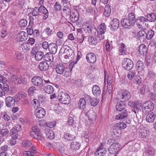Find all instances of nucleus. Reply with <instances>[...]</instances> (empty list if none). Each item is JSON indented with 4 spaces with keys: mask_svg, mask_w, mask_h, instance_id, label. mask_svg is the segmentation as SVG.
<instances>
[{
    "mask_svg": "<svg viewBox=\"0 0 156 156\" xmlns=\"http://www.w3.org/2000/svg\"><path fill=\"white\" fill-rule=\"evenodd\" d=\"M49 65L48 63L45 61L40 62L38 65V67L40 70L42 71H45L48 69Z\"/></svg>",
    "mask_w": 156,
    "mask_h": 156,
    "instance_id": "21",
    "label": "nucleus"
},
{
    "mask_svg": "<svg viewBox=\"0 0 156 156\" xmlns=\"http://www.w3.org/2000/svg\"><path fill=\"white\" fill-rule=\"evenodd\" d=\"M155 118V115L152 112L150 114H148L146 117V120L147 122H150L154 121Z\"/></svg>",
    "mask_w": 156,
    "mask_h": 156,
    "instance_id": "31",
    "label": "nucleus"
},
{
    "mask_svg": "<svg viewBox=\"0 0 156 156\" xmlns=\"http://www.w3.org/2000/svg\"><path fill=\"white\" fill-rule=\"evenodd\" d=\"M111 10L110 5L107 4L105 6L104 14L106 17H108L110 14Z\"/></svg>",
    "mask_w": 156,
    "mask_h": 156,
    "instance_id": "44",
    "label": "nucleus"
},
{
    "mask_svg": "<svg viewBox=\"0 0 156 156\" xmlns=\"http://www.w3.org/2000/svg\"><path fill=\"white\" fill-rule=\"evenodd\" d=\"M136 71L135 70H131L128 72L127 73V77L129 80H132L135 76L136 74Z\"/></svg>",
    "mask_w": 156,
    "mask_h": 156,
    "instance_id": "48",
    "label": "nucleus"
},
{
    "mask_svg": "<svg viewBox=\"0 0 156 156\" xmlns=\"http://www.w3.org/2000/svg\"><path fill=\"white\" fill-rule=\"evenodd\" d=\"M28 34L24 31H21L19 33L17 36L18 39H27L28 38Z\"/></svg>",
    "mask_w": 156,
    "mask_h": 156,
    "instance_id": "39",
    "label": "nucleus"
},
{
    "mask_svg": "<svg viewBox=\"0 0 156 156\" xmlns=\"http://www.w3.org/2000/svg\"><path fill=\"white\" fill-rule=\"evenodd\" d=\"M138 50L139 53L143 55H145L147 52V49L144 44L140 45L138 47Z\"/></svg>",
    "mask_w": 156,
    "mask_h": 156,
    "instance_id": "26",
    "label": "nucleus"
},
{
    "mask_svg": "<svg viewBox=\"0 0 156 156\" xmlns=\"http://www.w3.org/2000/svg\"><path fill=\"white\" fill-rule=\"evenodd\" d=\"M128 115V112L126 110H125L121 112L115 116V118L116 119H122L126 118Z\"/></svg>",
    "mask_w": 156,
    "mask_h": 156,
    "instance_id": "27",
    "label": "nucleus"
},
{
    "mask_svg": "<svg viewBox=\"0 0 156 156\" xmlns=\"http://www.w3.org/2000/svg\"><path fill=\"white\" fill-rule=\"evenodd\" d=\"M63 11L67 15H70L71 11L69 8L68 6H66L64 7L63 9Z\"/></svg>",
    "mask_w": 156,
    "mask_h": 156,
    "instance_id": "60",
    "label": "nucleus"
},
{
    "mask_svg": "<svg viewBox=\"0 0 156 156\" xmlns=\"http://www.w3.org/2000/svg\"><path fill=\"white\" fill-rule=\"evenodd\" d=\"M75 136L74 135L69 133H65L63 138L66 140L68 141L73 140L75 139Z\"/></svg>",
    "mask_w": 156,
    "mask_h": 156,
    "instance_id": "32",
    "label": "nucleus"
},
{
    "mask_svg": "<svg viewBox=\"0 0 156 156\" xmlns=\"http://www.w3.org/2000/svg\"><path fill=\"white\" fill-rule=\"evenodd\" d=\"M86 59L88 63H94L97 59L96 55L92 52H90L87 54Z\"/></svg>",
    "mask_w": 156,
    "mask_h": 156,
    "instance_id": "13",
    "label": "nucleus"
},
{
    "mask_svg": "<svg viewBox=\"0 0 156 156\" xmlns=\"http://www.w3.org/2000/svg\"><path fill=\"white\" fill-rule=\"evenodd\" d=\"M59 57L65 64L69 63L74 58V54L72 49L67 46L62 47L59 52Z\"/></svg>",
    "mask_w": 156,
    "mask_h": 156,
    "instance_id": "1",
    "label": "nucleus"
},
{
    "mask_svg": "<svg viewBox=\"0 0 156 156\" xmlns=\"http://www.w3.org/2000/svg\"><path fill=\"white\" fill-rule=\"evenodd\" d=\"M128 19L131 23L134 24L136 22V19L134 14L133 13L131 12L129 13L128 16Z\"/></svg>",
    "mask_w": 156,
    "mask_h": 156,
    "instance_id": "49",
    "label": "nucleus"
},
{
    "mask_svg": "<svg viewBox=\"0 0 156 156\" xmlns=\"http://www.w3.org/2000/svg\"><path fill=\"white\" fill-rule=\"evenodd\" d=\"M21 48L23 52H27L30 50V46L28 43L24 42L21 45Z\"/></svg>",
    "mask_w": 156,
    "mask_h": 156,
    "instance_id": "41",
    "label": "nucleus"
},
{
    "mask_svg": "<svg viewBox=\"0 0 156 156\" xmlns=\"http://www.w3.org/2000/svg\"><path fill=\"white\" fill-rule=\"evenodd\" d=\"M120 147V145L119 143H113L108 148V151L111 154H115L118 152Z\"/></svg>",
    "mask_w": 156,
    "mask_h": 156,
    "instance_id": "10",
    "label": "nucleus"
},
{
    "mask_svg": "<svg viewBox=\"0 0 156 156\" xmlns=\"http://www.w3.org/2000/svg\"><path fill=\"white\" fill-rule=\"evenodd\" d=\"M46 136L47 138L50 139H52L55 137V135L53 131L49 129H45Z\"/></svg>",
    "mask_w": 156,
    "mask_h": 156,
    "instance_id": "30",
    "label": "nucleus"
},
{
    "mask_svg": "<svg viewBox=\"0 0 156 156\" xmlns=\"http://www.w3.org/2000/svg\"><path fill=\"white\" fill-rule=\"evenodd\" d=\"M104 146L102 144L98 148L96 152L95 153V156H104L106 152V148H104Z\"/></svg>",
    "mask_w": 156,
    "mask_h": 156,
    "instance_id": "15",
    "label": "nucleus"
},
{
    "mask_svg": "<svg viewBox=\"0 0 156 156\" xmlns=\"http://www.w3.org/2000/svg\"><path fill=\"white\" fill-rule=\"evenodd\" d=\"M10 134L11 135L12 137H15V138H18V131L15 130L14 129H12L10 131Z\"/></svg>",
    "mask_w": 156,
    "mask_h": 156,
    "instance_id": "51",
    "label": "nucleus"
},
{
    "mask_svg": "<svg viewBox=\"0 0 156 156\" xmlns=\"http://www.w3.org/2000/svg\"><path fill=\"white\" fill-rule=\"evenodd\" d=\"M36 116L38 118H43L45 115V111L43 108L40 107L37 108L35 111Z\"/></svg>",
    "mask_w": 156,
    "mask_h": 156,
    "instance_id": "11",
    "label": "nucleus"
},
{
    "mask_svg": "<svg viewBox=\"0 0 156 156\" xmlns=\"http://www.w3.org/2000/svg\"><path fill=\"white\" fill-rule=\"evenodd\" d=\"M107 73L105 71L104 82L106 84L107 82L108 85H111L113 81V78L111 76L107 75Z\"/></svg>",
    "mask_w": 156,
    "mask_h": 156,
    "instance_id": "23",
    "label": "nucleus"
},
{
    "mask_svg": "<svg viewBox=\"0 0 156 156\" xmlns=\"http://www.w3.org/2000/svg\"><path fill=\"white\" fill-rule=\"evenodd\" d=\"M89 99L91 105L93 106L96 105L99 102L98 100L96 98H89Z\"/></svg>",
    "mask_w": 156,
    "mask_h": 156,
    "instance_id": "50",
    "label": "nucleus"
},
{
    "mask_svg": "<svg viewBox=\"0 0 156 156\" xmlns=\"http://www.w3.org/2000/svg\"><path fill=\"white\" fill-rule=\"evenodd\" d=\"M135 113L136 114H139L142 112V110L143 111V105L140 102H137L135 103L134 105Z\"/></svg>",
    "mask_w": 156,
    "mask_h": 156,
    "instance_id": "19",
    "label": "nucleus"
},
{
    "mask_svg": "<svg viewBox=\"0 0 156 156\" xmlns=\"http://www.w3.org/2000/svg\"><path fill=\"white\" fill-rule=\"evenodd\" d=\"M36 90L35 87L34 86H31L29 88L28 90V93L29 94L31 95L34 93L35 90Z\"/></svg>",
    "mask_w": 156,
    "mask_h": 156,
    "instance_id": "54",
    "label": "nucleus"
},
{
    "mask_svg": "<svg viewBox=\"0 0 156 156\" xmlns=\"http://www.w3.org/2000/svg\"><path fill=\"white\" fill-rule=\"evenodd\" d=\"M125 105L123 104V102L122 101L118 102L117 103L116 106V108L117 111H121L125 108Z\"/></svg>",
    "mask_w": 156,
    "mask_h": 156,
    "instance_id": "45",
    "label": "nucleus"
},
{
    "mask_svg": "<svg viewBox=\"0 0 156 156\" xmlns=\"http://www.w3.org/2000/svg\"><path fill=\"white\" fill-rule=\"evenodd\" d=\"M2 91L4 92V94L2 95L3 97V96H5L6 93H7L9 92L11 93L12 90L10 89L9 87L8 84L5 83L3 84V86H2Z\"/></svg>",
    "mask_w": 156,
    "mask_h": 156,
    "instance_id": "24",
    "label": "nucleus"
},
{
    "mask_svg": "<svg viewBox=\"0 0 156 156\" xmlns=\"http://www.w3.org/2000/svg\"><path fill=\"white\" fill-rule=\"evenodd\" d=\"M145 17L147 19V20H148L150 22H154L156 19V16L154 13L147 15Z\"/></svg>",
    "mask_w": 156,
    "mask_h": 156,
    "instance_id": "36",
    "label": "nucleus"
},
{
    "mask_svg": "<svg viewBox=\"0 0 156 156\" xmlns=\"http://www.w3.org/2000/svg\"><path fill=\"white\" fill-rule=\"evenodd\" d=\"M147 76L152 81L156 80V75L152 70H150L148 71Z\"/></svg>",
    "mask_w": 156,
    "mask_h": 156,
    "instance_id": "34",
    "label": "nucleus"
},
{
    "mask_svg": "<svg viewBox=\"0 0 156 156\" xmlns=\"http://www.w3.org/2000/svg\"><path fill=\"white\" fill-rule=\"evenodd\" d=\"M49 50L50 53L52 54H55L57 51V46L54 43L49 44Z\"/></svg>",
    "mask_w": 156,
    "mask_h": 156,
    "instance_id": "29",
    "label": "nucleus"
},
{
    "mask_svg": "<svg viewBox=\"0 0 156 156\" xmlns=\"http://www.w3.org/2000/svg\"><path fill=\"white\" fill-rule=\"evenodd\" d=\"M32 15L34 16H36L38 15L39 13V10L38 8L36 7L32 9Z\"/></svg>",
    "mask_w": 156,
    "mask_h": 156,
    "instance_id": "56",
    "label": "nucleus"
},
{
    "mask_svg": "<svg viewBox=\"0 0 156 156\" xmlns=\"http://www.w3.org/2000/svg\"><path fill=\"white\" fill-rule=\"evenodd\" d=\"M122 65L124 69L128 70H131L133 66L132 61L130 59L127 58H125L123 59Z\"/></svg>",
    "mask_w": 156,
    "mask_h": 156,
    "instance_id": "7",
    "label": "nucleus"
},
{
    "mask_svg": "<svg viewBox=\"0 0 156 156\" xmlns=\"http://www.w3.org/2000/svg\"><path fill=\"white\" fill-rule=\"evenodd\" d=\"M58 98L60 102L64 104H68L70 102V97L66 92H59Z\"/></svg>",
    "mask_w": 156,
    "mask_h": 156,
    "instance_id": "5",
    "label": "nucleus"
},
{
    "mask_svg": "<svg viewBox=\"0 0 156 156\" xmlns=\"http://www.w3.org/2000/svg\"><path fill=\"white\" fill-rule=\"evenodd\" d=\"M86 102L85 99L81 98L80 99L78 103V107L80 109H84L85 108Z\"/></svg>",
    "mask_w": 156,
    "mask_h": 156,
    "instance_id": "33",
    "label": "nucleus"
},
{
    "mask_svg": "<svg viewBox=\"0 0 156 156\" xmlns=\"http://www.w3.org/2000/svg\"><path fill=\"white\" fill-rule=\"evenodd\" d=\"M39 12L41 13H42L45 14L44 16V19H46L48 17V12L47 9L43 5H41L38 8Z\"/></svg>",
    "mask_w": 156,
    "mask_h": 156,
    "instance_id": "28",
    "label": "nucleus"
},
{
    "mask_svg": "<svg viewBox=\"0 0 156 156\" xmlns=\"http://www.w3.org/2000/svg\"><path fill=\"white\" fill-rule=\"evenodd\" d=\"M12 138L10 140V143L11 145H14L16 143V139L18 138H15V137H12Z\"/></svg>",
    "mask_w": 156,
    "mask_h": 156,
    "instance_id": "61",
    "label": "nucleus"
},
{
    "mask_svg": "<svg viewBox=\"0 0 156 156\" xmlns=\"http://www.w3.org/2000/svg\"><path fill=\"white\" fill-rule=\"evenodd\" d=\"M22 145L23 147L28 148H31L33 147L32 143L29 140L23 141L22 143Z\"/></svg>",
    "mask_w": 156,
    "mask_h": 156,
    "instance_id": "46",
    "label": "nucleus"
},
{
    "mask_svg": "<svg viewBox=\"0 0 156 156\" xmlns=\"http://www.w3.org/2000/svg\"><path fill=\"white\" fill-rule=\"evenodd\" d=\"M80 146V144L78 142L76 141H72L70 145V149L72 150H78Z\"/></svg>",
    "mask_w": 156,
    "mask_h": 156,
    "instance_id": "25",
    "label": "nucleus"
},
{
    "mask_svg": "<svg viewBox=\"0 0 156 156\" xmlns=\"http://www.w3.org/2000/svg\"><path fill=\"white\" fill-rule=\"evenodd\" d=\"M126 124L124 122H119L116 124L115 126V129H124L126 127Z\"/></svg>",
    "mask_w": 156,
    "mask_h": 156,
    "instance_id": "42",
    "label": "nucleus"
},
{
    "mask_svg": "<svg viewBox=\"0 0 156 156\" xmlns=\"http://www.w3.org/2000/svg\"><path fill=\"white\" fill-rule=\"evenodd\" d=\"M85 114L90 120H95L96 119V113L92 110L88 111Z\"/></svg>",
    "mask_w": 156,
    "mask_h": 156,
    "instance_id": "22",
    "label": "nucleus"
},
{
    "mask_svg": "<svg viewBox=\"0 0 156 156\" xmlns=\"http://www.w3.org/2000/svg\"><path fill=\"white\" fill-rule=\"evenodd\" d=\"M84 31L86 33H90L91 32L92 29L90 25L87 23H84L83 26Z\"/></svg>",
    "mask_w": 156,
    "mask_h": 156,
    "instance_id": "35",
    "label": "nucleus"
},
{
    "mask_svg": "<svg viewBox=\"0 0 156 156\" xmlns=\"http://www.w3.org/2000/svg\"><path fill=\"white\" fill-rule=\"evenodd\" d=\"M75 64V61H73L70 63L69 65V68L68 69L71 73L73 68Z\"/></svg>",
    "mask_w": 156,
    "mask_h": 156,
    "instance_id": "62",
    "label": "nucleus"
},
{
    "mask_svg": "<svg viewBox=\"0 0 156 156\" xmlns=\"http://www.w3.org/2000/svg\"><path fill=\"white\" fill-rule=\"evenodd\" d=\"M44 53L43 52L37 51L35 56V58L36 60L40 61L43 58H44Z\"/></svg>",
    "mask_w": 156,
    "mask_h": 156,
    "instance_id": "40",
    "label": "nucleus"
},
{
    "mask_svg": "<svg viewBox=\"0 0 156 156\" xmlns=\"http://www.w3.org/2000/svg\"><path fill=\"white\" fill-rule=\"evenodd\" d=\"M21 126L22 125L21 124H17L12 128L13 129H14L15 130H17V131L19 132L21 131L22 130Z\"/></svg>",
    "mask_w": 156,
    "mask_h": 156,
    "instance_id": "59",
    "label": "nucleus"
},
{
    "mask_svg": "<svg viewBox=\"0 0 156 156\" xmlns=\"http://www.w3.org/2000/svg\"><path fill=\"white\" fill-rule=\"evenodd\" d=\"M31 81L33 84L35 86L41 87L44 86L43 80L39 76L33 77L31 79Z\"/></svg>",
    "mask_w": 156,
    "mask_h": 156,
    "instance_id": "9",
    "label": "nucleus"
},
{
    "mask_svg": "<svg viewBox=\"0 0 156 156\" xmlns=\"http://www.w3.org/2000/svg\"><path fill=\"white\" fill-rule=\"evenodd\" d=\"M9 131L7 129H2L1 132V135L3 136H6L8 134Z\"/></svg>",
    "mask_w": 156,
    "mask_h": 156,
    "instance_id": "58",
    "label": "nucleus"
},
{
    "mask_svg": "<svg viewBox=\"0 0 156 156\" xmlns=\"http://www.w3.org/2000/svg\"><path fill=\"white\" fill-rule=\"evenodd\" d=\"M136 65L138 73H144V72L145 66L142 61L138 60L136 62Z\"/></svg>",
    "mask_w": 156,
    "mask_h": 156,
    "instance_id": "18",
    "label": "nucleus"
},
{
    "mask_svg": "<svg viewBox=\"0 0 156 156\" xmlns=\"http://www.w3.org/2000/svg\"><path fill=\"white\" fill-rule=\"evenodd\" d=\"M16 56L17 58L20 60H21L24 58L23 55L19 52L16 53Z\"/></svg>",
    "mask_w": 156,
    "mask_h": 156,
    "instance_id": "64",
    "label": "nucleus"
},
{
    "mask_svg": "<svg viewBox=\"0 0 156 156\" xmlns=\"http://www.w3.org/2000/svg\"><path fill=\"white\" fill-rule=\"evenodd\" d=\"M106 27L104 23H101L97 29L98 38L100 39H103L105 38L104 34L106 32Z\"/></svg>",
    "mask_w": 156,
    "mask_h": 156,
    "instance_id": "8",
    "label": "nucleus"
},
{
    "mask_svg": "<svg viewBox=\"0 0 156 156\" xmlns=\"http://www.w3.org/2000/svg\"><path fill=\"white\" fill-rule=\"evenodd\" d=\"M92 93L94 95L98 96L101 94V90L100 87L98 85H95L92 88Z\"/></svg>",
    "mask_w": 156,
    "mask_h": 156,
    "instance_id": "20",
    "label": "nucleus"
},
{
    "mask_svg": "<svg viewBox=\"0 0 156 156\" xmlns=\"http://www.w3.org/2000/svg\"><path fill=\"white\" fill-rule=\"evenodd\" d=\"M44 91L48 94H52L54 91L53 87L50 85H48L45 86L44 89Z\"/></svg>",
    "mask_w": 156,
    "mask_h": 156,
    "instance_id": "43",
    "label": "nucleus"
},
{
    "mask_svg": "<svg viewBox=\"0 0 156 156\" xmlns=\"http://www.w3.org/2000/svg\"><path fill=\"white\" fill-rule=\"evenodd\" d=\"M10 80L12 83L14 84L20 83L19 77L16 75H13L11 76Z\"/></svg>",
    "mask_w": 156,
    "mask_h": 156,
    "instance_id": "47",
    "label": "nucleus"
},
{
    "mask_svg": "<svg viewBox=\"0 0 156 156\" xmlns=\"http://www.w3.org/2000/svg\"><path fill=\"white\" fill-rule=\"evenodd\" d=\"M74 124L73 118L71 117H69L68 119L66 124L67 125L73 126Z\"/></svg>",
    "mask_w": 156,
    "mask_h": 156,
    "instance_id": "55",
    "label": "nucleus"
},
{
    "mask_svg": "<svg viewBox=\"0 0 156 156\" xmlns=\"http://www.w3.org/2000/svg\"><path fill=\"white\" fill-rule=\"evenodd\" d=\"M154 34V31L151 30L148 32L147 34H146V37H147V39H151L153 37Z\"/></svg>",
    "mask_w": 156,
    "mask_h": 156,
    "instance_id": "57",
    "label": "nucleus"
},
{
    "mask_svg": "<svg viewBox=\"0 0 156 156\" xmlns=\"http://www.w3.org/2000/svg\"><path fill=\"white\" fill-rule=\"evenodd\" d=\"M44 59L46 62H51L53 60V57L52 54L51 53H47L44 55Z\"/></svg>",
    "mask_w": 156,
    "mask_h": 156,
    "instance_id": "38",
    "label": "nucleus"
},
{
    "mask_svg": "<svg viewBox=\"0 0 156 156\" xmlns=\"http://www.w3.org/2000/svg\"><path fill=\"white\" fill-rule=\"evenodd\" d=\"M27 23V21L25 19H22L19 22V25L21 28H24L26 27Z\"/></svg>",
    "mask_w": 156,
    "mask_h": 156,
    "instance_id": "52",
    "label": "nucleus"
},
{
    "mask_svg": "<svg viewBox=\"0 0 156 156\" xmlns=\"http://www.w3.org/2000/svg\"><path fill=\"white\" fill-rule=\"evenodd\" d=\"M146 21V18L143 16H140L138 17L136 20L138 27L140 28L144 27V23Z\"/></svg>",
    "mask_w": 156,
    "mask_h": 156,
    "instance_id": "17",
    "label": "nucleus"
},
{
    "mask_svg": "<svg viewBox=\"0 0 156 156\" xmlns=\"http://www.w3.org/2000/svg\"><path fill=\"white\" fill-rule=\"evenodd\" d=\"M146 33L144 31H140L137 33L136 38L138 39H145L146 38Z\"/></svg>",
    "mask_w": 156,
    "mask_h": 156,
    "instance_id": "37",
    "label": "nucleus"
},
{
    "mask_svg": "<svg viewBox=\"0 0 156 156\" xmlns=\"http://www.w3.org/2000/svg\"><path fill=\"white\" fill-rule=\"evenodd\" d=\"M56 71L59 74H62L63 76L66 77H69L71 75V73L68 68H65V66L62 64H58L55 68Z\"/></svg>",
    "mask_w": 156,
    "mask_h": 156,
    "instance_id": "3",
    "label": "nucleus"
},
{
    "mask_svg": "<svg viewBox=\"0 0 156 156\" xmlns=\"http://www.w3.org/2000/svg\"><path fill=\"white\" fill-rule=\"evenodd\" d=\"M5 103L6 106L8 107L13 106L15 104V100L12 97L8 96L5 99Z\"/></svg>",
    "mask_w": 156,
    "mask_h": 156,
    "instance_id": "16",
    "label": "nucleus"
},
{
    "mask_svg": "<svg viewBox=\"0 0 156 156\" xmlns=\"http://www.w3.org/2000/svg\"><path fill=\"white\" fill-rule=\"evenodd\" d=\"M113 87L111 85H108L107 86V92L109 94H111L112 91Z\"/></svg>",
    "mask_w": 156,
    "mask_h": 156,
    "instance_id": "63",
    "label": "nucleus"
},
{
    "mask_svg": "<svg viewBox=\"0 0 156 156\" xmlns=\"http://www.w3.org/2000/svg\"><path fill=\"white\" fill-rule=\"evenodd\" d=\"M31 129L32 131L30 132V135L32 138L37 140H41L43 138L44 136L37 126H32Z\"/></svg>",
    "mask_w": 156,
    "mask_h": 156,
    "instance_id": "4",
    "label": "nucleus"
},
{
    "mask_svg": "<svg viewBox=\"0 0 156 156\" xmlns=\"http://www.w3.org/2000/svg\"><path fill=\"white\" fill-rule=\"evenodd\" d=\"M110 24L111 30L113 31L116 30L119 28V22L117 19L114 18L111 21Z\"/></svg>",
    "mask_w": 156,
    "mask_h": 156,
    "instance_id": "14",
    "label": "nucleus"
},
{
    "mask_svg": "<svg viewBox=\"0 0 156 156\" xmlns=\"http://www.w3.org/2000/svg\"><path fill=\"white\" fill-rule=\"evenodd\" d=\"M143 112L144 114H147L152 111L154 108V104L151 101H147L143 105Z\"/></svg>",
    "mask_w": 156,
    "mask_h": 156,
    "instance_id": "6",
    "label": "nucleus"
},
{
    "mask_svg": "<svg viewBox=\"0 0 156 156\" xmlns=\"http://www.w3.org/2000/svg\"><path fill=\"white\" fill-rule=\"evenodd\" d=\"M121 23L123 27L128 29H130L134 24L131 23L129 20L126 18L122 19L121 22Z\"/></svg>",
    "mask_w": 156,
    "mask_h": 156,
    "instance_id": "12",
    "label": "nucleus"
},
{
    "mask_svg": "<svg viewBox=\"0 0 156 156\" xmlns=\"http://www.w3.org/2000/svg\"><path fill=\"white\" fill-rule=\"evenodd\" d=\"M133 82L135 83L136 84H141L142 83V79L139 76H135Z\"/></svg>",
    "mask_w": 156,
    "mask_h": 156,
    "instance_id": "53",
    "label": "nucleus"
},
{
    "mask_svg": "<svg viewBox=\"0 0 156 156\" xmlns=\"http://www.w3.org/2000/svg\"><path fill=\"white\" fill-rule=\"evenodd\" d=\"M131 96L130 93L126 90L119 91L117 94V98L122 101H128L130 99Z\"/></svg>",
    "mask_w": 156,
    "mask_h": 156,
    "instance_id": "2",
    "label": "nucleus"
}]
</instances>
